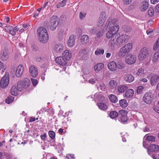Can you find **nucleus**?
<instances>
[{
  "instance_id": "nucleus-24",
  "label": "nucleus",
  "mask_w": 159,
  "mask_h": 159,
  "mask_svg": "<svg viewBox=\"0 0 159 159\" xmlns=\"http://www.w3.org/2000/svg\"><path fill=\"white\" fill-rule=\"evenodd\" d=\"M89 40V36L87 35H83L81 38L80 41L82 44H85L88 43Z\"/></svg>"
},
{
  "instance_id": "nucleus-59",
  "label": "nucleus",
  "mask_w": 159,
  "mask_h": 159,
  "mask_svg": "<svg viewBox=\"0 0 159 159\" xmlns=\"http://www.w3.org/2000/svg\"><path fill=\"white\" fill-rule=\"evenodd\" d=\"M36 60L38 62L42 61L43 60V58L42 57H37L36 58Z\"/></svg>"
},
{
  "instance_id": "nucleus-51",
  "label": "nucleus",
  "mask_w": 159,
  "mask_h": 159,
  "mask_svg": "<svg viewBox=\"0 0 159 159\" xmlns=\"http://www.w3.org/2000/svg\"><path fill=\"white\" fill-rule=\"evenodd\" d=\"M66 157L68 159H75V157L74 154H69L66 155Z\"/></svg>"
},
{
  "instance_id": "nucleus-20",
  "label": "nucleus",
  "mask_w": 159,
  "mask_h": 159,
  "mask_svg": "<svg viewBox=\"0 0 159 159\" xmlns=\"http://www.w3.org/2000/svg\"><path fill=\"white\" fill-rule=\"evenodd\" d=\"M64 48L63 45L61 43H57L55 45L54 50L57 53H61L63 51Z\"/></svg>"
},
{
  "instance_id": "nucleus-5",
  "label": "nucleus",
  "mask_w": 159,
  "mask_h": 159,
  "mask_svg": "<svg viewBox=\"0 0 159 159\" xmlns=\"http://www.w3.org/2000/svg\"><path fill=\"white\" fill-rule=\"evenodd\" d=\"M151 52L150 50L146 47L142 48L140 51L139 55V60H143L148 58L149 53Z\"/></svg>"
},
{
  "instance_id": "nucleus-3",
  "label": "nucleus",
  "mask_w": 159,
  "mask_h": 159,
  "mask_svg": "<svg viewBox=\"0 0 159 159\" xmlns=\"http://www.w3.org/2000/svg\"><path fill=\"white\" fill-rule=\"evenodd\" d=\"M39 33V39L43 43H46L48 40V35L46 29L43 27H39L37 30Z\"/></svg>"
},
{
  "instance_id": "nucleus-29",
  "label": "nucleus",
  "mask_w": 159,
  "mask_h": 159,
  "mask_svg": "<svg viewBox=\"0 0 159 159\" xmlns=\"http://www.w3.org/2000/svg\"><path fill=\"white\" fill-rule=\"evenodd\" d=\"M159 49H157L155 52L152 58V61L155 63L159 60Z\"/></svg>"
},
{
  "instance_id": "nucleus-44",
  "label": "nucleus",
  "mask_w": 159,
  "mask_h": 159,
  "mask_svg": "<svg viewBox=\"0 0 159 159\" xmlns=\"http://www.w3.org/2000/svg\"><path fill=\"white\" fill-rule=\"evenodd\" d=\"M136 74L139 76H141L144 74V69L142 68L139 69L137 72Z\"/></svg>"
},
{
  "instance_id": "nucleus-34",
  "label": "nucleus",
  "mask_w": 159,
  "mask_h": 159,
  "mask_svg": "<svg viewBox=\"0 0 159 159\" xmlns=\"http://www.w3.org/2000/svg\"><path fill=\"white\" fill-rule=\"evenodd\" d=\"M145 138L148 141L152 142H154L156 141L155 137L152 136H147L146 134L144 137V138Z\"/></svg>"
},
{
  "instance_id": "nucleus-14",
  "label": "nucleus",
  "mask_w": 159,
  "mask_h": 159,
  "mask_svg": "<svg viewBox=\"0 0 159 159\" xmlns=\"http://www.w3.org/2000/svg\"><path fill=\"white\" fill-rule=\"evenodd\" d=\"M159 151V146L153 144L150 145L148 148V153L149 155L151 154V152H157Z\"/></svg>"
},
{
  "instance_id": "nucleus-15",
  "label": "nucleus",
  "mask_w": 159,
  "mask_h": 159,
  "mask_svg": "<svg viewBox=\"0 0 159 159\" xmlns=\"http://www.w3.org/2000/svg\"><path fill=\"white\" fill-rule=\"evenodd\" d=\"M29 73L31 76L35 77L38 74L37 69L34 66H31L29 68Z\"/></svg>"
},
{
  "instance_id": "nucleus-58",
  "label": "nucleus",
  "mask_w": 159,
  "mask_h": 159,
  "mask_svg": "<svg viewBox=\"0 0 159 159\" xmlns=\"http://www.w3.org/2000/svg\"><path fill=\"white\" fill-rule=\"evenodd\" d=\"M46 137L47 134L46 133H44L43 135H41L40 136V138L42 140H44Z\"/></svg>"
},
{
  "instance_id": "nucleus-36",
  "label": "nucleus",
  "mask_w": 159,
  "mask_h": 159,
  "mask_svg": "<svg viewBox=\"0 0 159 159\" xmlns=\"http://www.w3.org/2000/svg\"><path fill=\"white\" fill-rule=\"evenodd\" d=\"M142 11H144L148 7V3L146 1H144L142 3Z\"/></svg>"
},
{
  "instance_id": "nucleus-62",
  "label": "nucleus",
  "mask_w": 159,
  "mask_h": 159,
  "mask_svg": "<svg viewBox=\"0 0 159 159\" xmlns=\"http://www.w3.org/2000/svg\"><path fill=\"white\" fill-rule=\"evenodd\" d=\"M19 30V28H18L17 26L13 28L12 31H14V32H15V35H16V32L18 31Z\"/></svg>"
},
{
  "instance_id": "nucleus-61",
  "label": "nucleus",
  "mask_w": 159,
  "mask_h": 159,
  "mask_svg": "<svg viewBox=\"0 0 159 159\" xmlns=\"http://www.w3.org/2000/svg\"><path fill=\"white\" fill-rule=\"evenodd\" d=\"M89 31L93 34H95L96 33V30L95 28H93L90 30Z\"/></svg>"
},
{
  "instance_id": "nucleus-50",
  "label": "nucleus",
  "mask_w": 159,
  "mask_h": 159,
  "mask_svg": "<svg viewBox=\"0 0 159 159\" xmlns=\"http://www.w3.org/2000/svg\"><path fill=\"white\" fill-rule=\"evenodd\" d=\"M100 88L102 91H105L107 89L106 86L103 83L100 84Z\"/></svg>"
},
{
  "instance_id": "nucleus-55",
  "label": "nucleus",
  "mask_w": 159,
  "mask_h": 159,
  "mask_svg": "<svg viewBox=\"0 0 159 159\" xmlns=\"http://www.w3.org/2000/svg\"><path fill=\"white\" fill-rule=\"evenodd\" d=\"M132 0H124V4L127 5L129 4L132 2Z\"/></svg>"
},
{
  "instance_id": "nucleus-56",
  "label": "nucleus",
  "mask_w": 159,
  "mask_h": 159,
  "mask_svg": "<svg viewBox=\"0 0 159 159\" xmlns=\"http://www.w3.org/2000/svg\"><path fill=\"white\" fill-rule=\"evenodd\" d=\"M31 80H32L33 85L34 86H36L38 83V81H37V80H35V79H31Z\"/></svg>"
},
{
  "instance_id": "nucleus-18",
  "label": "nucleus",
  "mask_w": 159,
  "mask_h": 159,
  "mask_svg": "<svg viewBox=\"0 0 159 159\" xmlns=\"http://www.w3.org/2000/svg\"><path fill=\"white\" fill-rule=\"evenodd\" d=\"M76 37L73 35L70 36L67 42V45L69 47H73L75 43V40Z\"/></svg>"
},
{
  "instance_id": "nucleus-16",
  "label": "nucleus",
  "mask_w": 159,
  "mask_h": 159,
  "mask_svg": "<svg viewBox=\"0 0 159 159\" xmlns=\"http://www.w3.org/2000/svg\"><path fill=\"white\" fill-rule=\"evenodd\" d=\"M107 67L108 69L112 71H116L117 68V65L114 61L109 62L108 64Z\"/></svg>"
},
{
  "instance_id": "nucleus-38",
  "label": "nucleus",
  "mask_w": 159,
  "mask_h": 159,
  "mask_svg": "<svg viewBox=\"0 0 159 159\" xmlns=\"http://www.w3.org/2000/svg\"><path fill=\"white\" fill-rule=\"evenodd\" d=\"M117 65V68L119 69H123L125 67V64L122 61H118Z\"/></svg>"
},
{
  "instance_id": "nucleus-10",
  "label": "nucleus",
  "mask_w": 159,
  "mask_h": 159,
  "mask_svg": "<svg viewBox=\"0 0 159 159\" xmlns=\"http://www.w3.org/2000/svg\"><path fill=\"white\" fill-rule=\"evenodd\" d=\"M59 23L58 21L57 16H53L50 19V29L52 30H55L58 26Z\"/></svg>"
},
{
  "instance_id": "nucleus-26",
  "label": "nucleus",
  "mask_w": 159,
  "mask_h": 159,
  "mask_svg": "<svg viewBox=\"0 0 159 159\" xmlns=\"http://www.w3.org/2000/svg\"><path fill=\"white\" fill-rule=\"evenodd\" d=\"M104 67V64L102 63H99L94 65V69L96 72L101 70Z\"/></svg>"
},
{
  "instance_id": "nucleus-23",
  "label": "nucleus",
  "mask_w": 159,
  "mask_h": 159,
  "mask_svg": "<svg viewBox=\"0 0 159 159\" xmlns=\"http://www.w3.org/2000/svg\"><path fill=\"white\" fill-rule=\"evenodd\" d=\"M134 92L132 89L128 90L124 94V97L126 98H132L134 94Z\"/></svg>"
},
{
  "instance_id": "nucleus-35",
  "label": "nucleus",
  "mask_w": 159,
  "mask_h": 159,
  "mask_svg": "<svg viewBox=\"0 0 159 159\" xmlns=\"http://www.w3.org/2000/svg\"><path fill=\"white\" fill-rule=\"evenodd\" d=\"M17 86L19 91H21L23 89H25L21 80L18 82Z\"/></svg>"
},
{
  "instance_id": "nucleus-60",
  "label": "nucleus",
  "mask_w": 159,
  "mask_h": 159,
  "mask_svg": "<svg viewBox=\"0 0 159 159\" xmlns=\"http://www.w3.org/2000/svg\"><path fill=\"white\" fill-rule=\"evenodd\" d=\"M79 15L80 18L81 19H83L85 16V15L81 12H80Z\"/></svg>"
},
{
  "instance_id": "nucleus-11",
  "label": "nucleus",
  "mask_w": 159,
  "mask_h": 159,
  "mask_svg": "<svg viewBox=\"0 0 159 159\" xmlns=\"http://www.w3.org/2000/svg\"><path fill=\"white\" fill-rule=\"evenodd\" d=\"M136 60V56L133 54H129L125 57V62L128 64L132 65L134 63Z\"/></svg>"
},
{
  "instance_id": "nucleus-9",
  "label": "nucleus",
  "mask_w": 159,
  "mask_h": 159,
  "mask_svg": "<svg viewBox=\"0 0 159 159\" xmlns=\"http://www.w3.org/2000/svg\"><path fill=\"white\" fill-rule=\"evenodd\" d=\"M9 82V76L8 73L6 74L1 79L0 86L2 88H5L7 86Z\"/></svg>"
},
{
  "instance_id": "nucleus-54",
  "label": "nucleus",
  "mask_w": 159,
  "mask_h": 159,
  "mask_svg": "<svg viewBox=\"0 0 159 159\" xmlns=\"http://www.w3.org/2000/svg\"><path fill=\"white\" fill-rule=\"evenodd\" d=\"M159 47V43L157 41L156 43L154 44L153 47V49L154 50H156Z\"/></svg>"
},
{
  "instance_id": "nucleus-13",
  "label": "nucleus",
  "mask_w": 159,
  "mask_h": 159,
  "mask_svg": "<svg viewBox=\"0 0 159 159\" xmlns=\"http://www.w3.org/2000/svg\"><path fill=\"white\" fill-rule=\"evenodd\" d=\"M127 111L125 110H121L119 111L120 120L122 122H126L128 120L127 116Z\"/></svg>"
},
{
  "instance_id": "nucleus-45",
  "label": "nucleus",
  "mask_w": 159,
  "mask_h": 159,
  "mask_svg": "<svg viewBox=\"0 0 159 159\" xmlns=\"http://www.w3.org/2000/svg\"><path fill=\"white\" fill-rule=\"evenodd\" d=\"M67 0H63L61 2L59 3L57 5V8H59L61 7H63L66 4Z\"/></svg>"
},
{
  "instance_id": "nucleus-17",
  "label": "nucleus",
  "mask_w": 159,
  "mask_h": 159,
  "mask_svg": "<svg viewBox=\"0 0 159 159\" xmlns=\"http://www.w3.org/2000/svg\"><path fill=\"white\" fill-rule=\"evenodd\" d=\"M159 81V76L157 75H152L151 76L150 82L152 86H155Z\"/></svg>"
},
{
  "instance_id": "nucleus-64",
  "label": "nucleus",
  "mask_w": 159,
  "mask_h": 159,
  "mask_svg": "<svg viewBox=\"0 0 159 159\" xmlns=\"http://www.w3.org/2000/svg\"><path fill=\"white\" fill-rule=\"evenodd\" d=\"M155 11L156 12H158L159 11V5H157L155 7Z\"/></svg>"
},
{
  "instance_id": "nucleus-40",
  "label": "nucleus",
  "mask_w": 159,
  "mask_h": 159,
  "mask_svg": "<svg viewBox=\"0 0 159 159\" xmlns=\"http://www.w3.org/2000/svg\"><path fill=\"white\" fill-rule=\"evenodd\" d=\"M154 14V11L152 7H150L148 10V14L150 16H152Z\"/></svg>"
},
{
  "instance_id": "nucleus-19",
  "label": "nucleus",
  "mask_w": 159,
  "mask_h": 159,
  "mask_svg": "<svg viewBox=\"0 0 159 159\" xmlns=\"http://www.w3.org/2000/svg\"><path fill=\"white\" fill-rule=\"evenodd\" d=\"M55 61L57 64L62 66L65 65L67 63V61L62 57H57L55 59Z\"/></svg>"
},
{
  "instance_id": "nucleus-53",
  "label": "nucleus",
  "mask_w": 159,
  "mask_h": 159,
  "mask_svg": "<svg viewBox=\"0 0 159 159\" xmlns=\"http://www.w3.org/2000/svg\"><path fill=\"white\" fill-rule=\"evenodd\" d=\"M50 110V109H47L46 108H42L40 111V113L44 112L45 111L49 112Z\"/></svg>"
},
{
  "instance_id": "nucleus-49",
  "label": "nucleus",
  "mask_w": 159,
  "mask_h": 159,
  "mask_svg": "<svg viewBox=\"0 0 159 159\" xmlns=\"http://www.w3.org/2000/svg\"><path fill=\"white\" fill-rule=\"evenodd\" d=\"M105 21H103L102 19H100V18H99L98 25L99 26H102L104 25Z\"/></svg>"
},
{
  "instance_id": "nucleus-46",
  "label": "nucleus",
  "mask_w": 159,
  "mask_h": 159,
  "mask_svg": "<svg viewBox=\"0 0 159 159\" xmlns=\"http://www.w3.org/2000/svg\"><path fill=\"white\" fill-rule=\"evenodd\" d=\"M103 32L101 30L99 31L96 34L95 38L96 39H99L102 37Z\"/></svg>"
},
{
  "instance_id": "nucleus-21",
  "label": "nucleus",
  "mask_w": 159,
  "mask_h": 159,
  "mask_svg": "<svg viewBox=\"0 0 159 159\" xmlns=\"http://www.w3.org/2000/svg\"><path fill=\"white\" fill-rule=\"evenodd\" d=\"M118 84V83L116 80H110L108 84V88L110 89H115Z\"/></svg>"
},
{
  "instance_id": "nucleus-57",
  "label": "nucleus",
  "mask_w": 159,
  "mask_h": 159,
  "mask_svg": "<svg viewBox=\"0 0 159 159\" xmlns=\"http://www.w3.org/2000/svg\"><path fill=\"white\" fill-rule=\"evenodd\" d=\"M124 30L126 32H128L130 31L131 29L129 26H127L124 28Z\"/></svg>"
},
{
  "instance_id": "nucleus-7",
  "label": "nucleus",
  "mask_w": 159,
  "mask_h": 159,
  "mask_svg": "<svg viewBox=\"0 0 159 159\" xmlns=\"http://www.w3.org/2000/svg\"><path fill=\"white\" fill-rule=\"evenodd\" d=\"M129 37L126 34H123L118 37L116 40V44L118 46H121L127 43Z\"/></svg>"
},
{
  "instance_id": "nucleus-12",
  "label": "nucleus",
  "mask_w": 159,
  "mask_h": 159,
  "mask_svg": "<svg viewBox=\"0 0 159 159\" xmlns=\"http://www.w3.org/2000/svg\"><path fill=\"white\" fill-rule=\"evenodd\" d=\"M0 58L2 61H7L9 58V52L7 49L4 48L1 51Z\"/></svg>"
},
{
  "instance_id": "nucleus-39",
  "label": "nucleus",
  "mask_w": 159,
  "mask_h": 159,
  "mask_svg": "<svg viewBox=\"0 0 159 159\" xmlns=\"http://www.w3.org/2000/svg\"><path fill=\"white\" fill-rule=\"evenodd\" d=\"M14 97L11 96H8L5 99V102L6 103L10 104L13 101Z\"/></svg>"
},
{
  "instance_id": "nucleus-2",
  "label": "nucleus",
  "mask_w": 159,
  "mask_h": 159,
  "mask_svg": "<svg viewBox=\"0 0 159 159\" xmlns=\"http://www.w3.org/2000/svg\"><path fill=\"white\" fill-rule=\"evenodd\" d=\"M95 97L97 98L100 102L97 104L99 108L101 110L106 111L108 107V100L107 99L103 96L100 93H97L95 95Z\"/></svg>"
},
{
  "instance_id": "nucleus-1",
  "label": "nucleus",
  "mask_w": 159,
  "mask_h": 159,
  "mask_svg": "<svg viewBox=\"0 0 159 159\" xmlns=\"http://www.w3.org/2000/svg\"><path fill=\"white\" fill-rule=\"evenodd\" d=\"M108 23L107 25V28L109 30L106 34V37L111 39H116L118 36L120 35L118 32L119 27L118 25V21L116 19H112L111 21L108 20Z\"/></svg>"
},
{
  "instance_id": "nucleus-47",
  "label": "nucleus",
  "mask_w": 159,
  "mask_h": 159,
  "mask_svg": "<svg viewBox=\"0 0 159 159\" xmlns=\"http://www.w3.org/2000/svg\"><path fill=\"white\" fill-rule=\"evenodd\" d=\"M49 137L52 139H53L55 137V133L53 131H50L48 132Z\"/></svg>"
},
{
  "instance_id": "nucleus-31",
  "label": "nucleus",
  "mask_w": 159,
  "mask_h": 159,
  "mask_svg": "<svg viewBox=\"0 0 159 159\" xmlns=\"http://www.w3.org/2000/svg\"><path fill=\"white\" fill-rule=\"evenodd\" d=\"M127 89V87L125 85H120L117 87V91L120 93H124Z\"/></svg>"
},
{
  "instance_id": "nucleus-32",
  "label": "nucleus",
  "mask_w": 159,
  "mask_h": 159,
  "mask_svg": "<svg viewBox=\"0 0 159 159\" xmlns=\"http://www.w3.org/2000/svg\"><path fill=\"white\" fill-rule=\"evenodd\" d=\"M18 90V89L17 88H16V86H13L11 90V95L16 96Z\"/></svg>"
},
{
  "instance_id": "nucleus-27",
  "label": "nucleus",
  "mask_w": 159,
  "mask_h": 159,
  "mask_svg": "<svg viewBox=\"0 0 159 159\" xmlns=\"http://www.w3.org/2000/svg\"><path fill=\"white\" fill-rule=\"evenodd\" d=\"M116 39H111L108 42L109 47L110 50L112 51L115 49V46L116 44L115 40Z\"/></svg>"
},
{
  "instance_id": "nucleus-33",
  "label": "nucleus",
  "mask_w": 159,
  "mask_h": 159,
  "mask_svg": "<svg viewBox=\"0 0 159 159\" xmlns=\"http://www.w3.org/2000/svg\"><path fill=\"white\" fill-rule=\"evenodd\" d=\"M110 101L112 102L115 103L118 101V99L116 96L115 95L111 94L109 96Z\"/></svg>"
},
{
  "instance_id": "nucleus-63",
  "label": "nucleus",
  "mask_w": 159,
  "mask_h": 159,
  "mask_svg": "<svg viewBox=\"0 0 159 159\" xmlns=\"http://www.w3.org/2000/svg\"><path fill=\"white\" fill-rule=\"evenodd\" d=\"M151 2L152 4H155L159 2V0H151Z\"/></svg>"
},
{
  "instance_id": "nucleus-37",
  "label": "nucleus",
  "mask_w": 159,
  "mask_h": 159,
  "mask_svg": "<svg viewBox=\"0 0 159 159\" xmlns=\"http://www.w3.org/2000/svg\"><path fill=\"white\" fill-rule=\"evenodd\" d=\"M119 103L120 106L122 107H126L128 105L127 102L125 99H121L119 101Z\"/></svg>"
},
{
  "instance_id": "nucleus-52",
  "label": "nucleus",
  "mask_w": 159,
  "mask_h": 159,
  "mask_svg": "<svg viewBox=\"0 0 159 159\" xmlns=\"http://www.w3.org/2000/svg\"><path fill=\"white\" fill-rule=\"evenodd\" d=\"M96 80V79L91 78L89 80V82L90 84H93L95 83Z\"/></svg>"
},
{
  "instance_id": "nucleus-4",
  "label": "nucleus",
  "mask_w": 159,
  "mask_h": 159,
  "mask_svg": "<svg viewBox=\"0 0 159 159\" xmlns=\"http://www.w3.org/2000/svg\"><path fill=\"white\" fill-rule=\"evenodd\" d=\"M132 47V43L127 44L120 49L118 53V55L120 57H124L130 52Z\"/></svg>"
},
{
  "instance_id": "nucleus-25",
  "label": "nucleus",
  "mask_w": 159,
  "mask_h": 159,
  "mask_svg": "<svg viewBox=\"0 0 159 159\" xmlns=\"http://www.w3.org/2000/svg\"><path fill=\"white\" fill-rule=\"evenodd\" d=\"M134 77L131 74L126 75L124 77V80L128 83H131L134 80Z\"/></svg>"
},
{
  "instance_id": "nucleus-22",
  "label": "nucleus",
  "mask_w": 159,
  "mask_h": 159,
  "mask_svg": "<svg viewBox=\"0 0 159 159\" xmlns=\"http://www.w3.org/2000/svg\"><path fill=\"white\" fill-rule=\"evenodd\" d=\"M66 61L70 60L71 57V54L68 50H65L62 54V56Z\"/></svg>"
},
{
  "instance_id": "nucleus-48",
  "label": "nucleus",
  "mask_w": 159,
  "mask_h": 159,
  "mask_svg": "<svg viewBox=\"0 0 159 159\" xmlns=\"http://www.w3.org/2000/svg\"><path fill=\"white\" fill-rule=\"evenodd\" d=\"M144 88L143 86H139L137 89V93L138 94L141 93L143 91V90L144 89Z\"/></svg>"
},
{
  "instance_id": "nucleus-43",
  "label": "nucleus",
  "mask_w": 159,
  "mask_h": 159,
  "mask_svg": "<svg viewBox=\"0 0 159 159\" xmlns=\"http://www.w3.org/2000/svg\"><path fill=\"white\" fill-rule=\"evenodd\" d=\"M107 15L106 13L104 12H102L99 18L102 19L103 21H105L106 20Z\"/></svg>"
},
{
  "instance_id": "nucleus-30",
  "label": "nucleus",
  "mask_w": 159,
  "mask_h": 159,
  "mask_svg": "<svg viewBox=\"0 0 159 159\" xmlns=\"http://www.w3.org/2000/svg\"><path fill=\"white\" fill-rule=\"evenodd\" d=\"M5 30L7 32L10 33L12 36L15 35V32L12 31L13 27L10 25H8L5 27Z\"/></svg>"
},
{
  "instance_id": "nucleus-41",
  "label": "nucleus",
  "mask_w": 159,
  "mask_h": 159,
  "mask_svg": "<svg viewBox=\"0 0 159 159\" xmlns=\"http://www.w3.org/2000/svg\"><path fill=\"white\" fill-rule=\"evenodd\" d=\"M119 115V114L116 111H112L110 113V116L112 118H114Z\"/></svg>"
},
{
  "instance_id": "nucleus-6",
  "label": "nucleus",
  "mask_w": 159,
  "mask_h": 159,
  "mask_svg": "<svg viewBox=\"0 0 159 159\" xmlns=\"http://www.w3.org/2000/svg\"><path fill=\"white\" fill-rule=\"evenodd\" d=\"M154 99L153 94L150 92L146 93L143 98V100L145 103L150 104L152 103Z\"/></svg>"
},
{
  "instance_id": "nucleus-8",
  "label": "nucleus",
  "mask_w": 159,
  "mask_h": 159,
  "mask_svg": "<svg viewBox=\"0 0 159 159\" xmlns=\"http://www.w3.org/2000/svg\"><path fill=\"white\" fill-rule=\"evenodd\" d=\"M24 67L22 65H19L17 68L13 66L11 69V72L14 74L15 72L16 76L18 77H21L23 72Z\"/></svg>"
},
{
  "instance_id": "nucleus-42",
  "label": "nucleus",
  "mask_w": 159,
  "mask_h": 159,
  "mask_svg": "<svg viewBox=\"0 0 159 159\" xmlns=\"http://www.w3.org/2000/svg\"><path fill=\"white\" fill-rule=\"evenodd\" d=\"M104 51L102 49H97L95 52V54L96 55H103Z\"/></svg>"
},
{
  "instance_id": "nucleus-28",
  "label": "nucleus",
  "mask_w": 159,
  "mask_h": 159,
  "mask_svg": "<svg viewBox=\"0 0 159 159\" xmlns=\"http://www.w3.org/2000/svg\"><path fill=\"white\" fill-rule=\"evenodd\" d=\"M22 83L23 84V85L24 86V88L26 89L27 88H28L30 86V80L27 78H25L22 81Z\"/></svg>"
}]
</instances>
